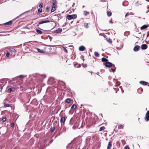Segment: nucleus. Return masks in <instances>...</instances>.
Instances as JSON below:
<instances>
[{
  "label": "nucleus",
  "instance_id": "15",
  "mask_svg": "<svg viewBox=\"0 0 149 149\" xmlns=\"http://www.w3.org/2000/svg\"><path fill=\"white\" fill-rule=\"evenodd\" d=\"M36 49L39 52L42 53L45 52V51L43 49H40L39 48H37Z\"/></svg>",
  "mask_w": 149,
  "mask_h": 149
},
{
  "label": "nucleus",
  "instance_id": "40",
  "mask_svg": "<svg viewBox=\"0 0 149 149\" xmlns=\"http://www.w3.org/2000/svg\"><path fill=\"white\" fill-rule=\"evenodd\" d=\"M88 23L85 24L84 26L86 28H88Z\"/></svg>",
  "mask_w": 149,
  "mask_h": 149
},
{
  "label": "nucleus",
  "instance_id": "33",
  "mask_svg": "<svg viewBox=\"0 0 149 149\" xmlns=\"http://www.w3.org/2000/svg\"><path fill=\"white\" fill-rule=\"evenodd\" d=\"M94 54L97 57L99 55V54L97 52H95Z\"/></svg>",
  "mask_w": 149,
  "mask_h": 149
},
{
  "label": "nucleus",
  "instance_id": "12",
  "mask_svg": "<svg viewBox=\"0 0 149 149\" xmlns=\"http://www.w3.org/2000/svg\"><path fill=\"white\" fill-rule=\"evenodd\" d=\"M140 83L143 85H147V84H148L147 82L144 81H141L140 82Z\"/></svg>",
  "mask_w": 149,
  "mask_h": 149
},
{
  "label": "nucleus",
  "instance_id": "2",
  "mask_svg": "<svg viewBox=\"0 0 149 149\" xmlns=\"http://www.w3.org/2000/svg\"><path fill=\"white\" fill-rule=\"evenodd\" d=\"M112 64L111 63L108 61L104 63V65L105 66L107 67H111L112 65Z\"/></svg>",
  "mask_w": 149,
  "mask_h": 149
},
{
  "label": "nucleus",
  "instance_id": "20",
  "mask_svg": "<svg viewBox=\"0 0 149 149\" xmlns=\"http://www.w3.org/2000/svg\"><path fill=\"white\" fill-rule=\"evenodd\" d=\"M4 106H3V107H10V105L9 104H6L5 102H4L3 103Z\"/></svg>",
  "mask_w": 149,
  "mask_h": 149
},
{
  "label": "nucleus",
  "instance_id": "19",
  "mask_svg": "<svg viewBox=\"0 0 149 149\" xmlns=\"http://www.w3.org/2000/svg\"><path fill=\"white\" fill-rule=\"evenodd\" d=\"M36 31L38 33V34H42V31L40 30H39L38 29H36Z\"/></svg>",
  "mask_w": 149,
  "mask_h": 149
},
{
  "label": "nucleus",
  "instance_id": "3",
  "mask_svg": "<svg viewBox=\"0 0 149 149\" xmlns=\"http://www.w3.org/2000/svg\"><path fill=\"white\" fill-rule=\"evenodd\" d=\"M65 117H62L60 120V122L61 123V126L64 125L65 122Z\"/></svg>",
  "mask_w": 149,
  "mask_h": 149
},
{
  "label": "nucleus",
  "instance_id": "51",
  "mask_svg": "<svg viewBox=\"0 0 149 149\" xmlns=\"http://www.w3.org/2000/svg\"><path fill=\"white\" fill-rule=\"evenodd\" d=\"M149 11V10H147L146 12V13H147Z\"/></svg>",
  "mask_w": 149,
  "mask_h": 149
},
{
  "label": "nucleus",
  "instance_id": "45",
  "mask_svg": "<svg viewBox=\"0 0 149 149\" xmlns=\"http://www.w3.org/2000/svg\"><path fill=\"white\" fill-rule=\"evenodd\" d=\"M125 149H130V148L128 146H126L125 147Z\"/></svg>",
  "mask_w": 149,
  "mask_h": 149
},
{
  "label": "nucleus",
  "instance_id": "18",
  "mask_svg": "<svg viewBox=\"0 0 149 149\" xmlns=\"http://www.w3.org/2000/svg\"><path fill=\"white\" fill-rule=\"evenodd\" d=\"M102 61L103 62H107L108 61V60L106 58H102Z\"/></svg>",
  "mask_w": 149,
  "mask_h": 149
},
{
  "label": "nucleus",
  "instance_id": "29",
  "mask_svg": "<svg viewBox=\"0 0 149 149\" xmlns=\"http://www.w3.org/2000/svg\"><path fill=\"white\" fill-rule=\"evenodd\" d=\"M89 13L87 12V11H84V14L85 15H86L88 14Z\"/></svg>",
  "mask_w": 149,
  "mask_h": 149
},
{
  "label": "nucleus",
  "instance_id": "6",
  "mask_svg": "<svg viewBox=\"0 0 149 149\" xmlns=\"http://www.w3.org/2000/svg\"><path fill=\"white\" fill-rule=\"evenodd\" d=\"M111 67H112V68L111 69L109 70V71L110 72H114L116 68L115 67V65L112 64V65L111 66Z\"/></svg>",
  "mask_w": 149,
  "mask_h": 149
},
{
  "label": "nucleus",
  "instance_id": "24",
  "mask_svg": "<svg viewBox=\"0 0 149 149\" xmlns=\"http://www.w3.org/2000/svg\"><path fill=\"white\" fill-rule=\"evenodd\" d=\"M62 48H63L64 51L66 53H68V51L67 49L64 47L62 46Z\"/></svg>",
  "mask_w": 149,
  "mask_h": 149
},
{
  "label": "nucleus",
  "instance_id": "35",
  "mask_svg": "<svg viewBox=\"0 0 149 149\" xmlns=\"http://www.w3.org/2000/svg\"><path fill=\"white\" fill-rule=\"evenodd\" d=\"M10 53L7 52L6 54V56L7 57H8L10 55Z\"/></svg>",
  "mask_w": 149,
  "mask_h": 149
},
{
  "label": "nucleus",
  "instance_id": "44",
  "mask_svg": "<svg viewBox=\"0 0 149 149\" xmlns=\"http://www.w3.org/2000/svg\"><path fill=\"white\" fill-rule=\"evenodd\" d=\"M11 126L12 127H14V124L13 123H12Z\"/></svg>",
  "mask_w": 149,
  "mask_h": 149
},
{
  "label": "nucleus",
  "instance_id": "52",
  "mask_svg": "<svg viewBox=\"0 0 149 149\" xmlns=\"http://www.w3.org/2000/svg\"><path fill=\"white\" fill-rule=\"evenodd\" d=\"M21 15H22V14L20 15L18 17H20Z\"/></svg>",
  "mask_w": 149,
  "mask_h": 149
},
{
  "label": "nucleus",
  "instance_id": "34",
  "mask_svg": "<svg viewBox=\"0 0 149 149\" xmlns=\"http://www.w3.org/2000/svg\"><path fill=\"white\" fill-rule=\"evenodd\" d=\"M118 129H120L122 128H123V127L122 126V125H120L118 126Z\"/></svg>",
  "mask_w": 149,
  "mask_h": 149
},
{
  "label": "nucleus",
  "instance_id": "27",
  "mask_svg": "<svg viewBox=\"0 0 149 149\" xmlns=\"http://www.w3.org/2000/svg\"><path fill=\"white\" fill-rule=\"evenodd\" d=\"M105 128V127L104 126L102 127H101L100 129V131H101L102 130H104Z\"/></svg>",
  "mask_w": 149,
  "mask_h": 149
},
{
  "label": "nucleus",
  "instance_id": "1",
  "mask_svg": "<svg viewBox=\"0 0 149 149\" xmlns=\"http://www.w3.org/2000/svg\"><path fill=\"white\" fill-rule=\"evenodd\" d=\"M77 17L76 15L73 14L72 15H68L66 17L67 19L69 20H70L73 19H75Z\"/></svg>",
  "mask_w": 149,
  "mask_h": 149
},
{
  "label": "nucleus",
  "instance_id": "49",
  "mask_svg": "<svg viewBox=\"0 0 149 149\" xmlns=\"http://www.w3.org/2000/svg\"><path fill=\"white\" fill-rule=\"evenodd\" d=\"M109 22L111 23H113V22L112 21V19H111L109 21Z\"/></svg>",
  "mask_w": 149,
  "mask_h": 149
},
{
  "label": "nucleus",
  "instance_id": "7",
  "mask_svg": "<svg viewBox=\"0 0 149 149\" xmlns=\"http://www.w3.org/2000/svg\"><path fill=\"white\" fill-rule=\"evenodd\" d=\"M62 31V29L58 28V29L54 31V33H58L61 32Z\"/></svg>",
  "mask_w": 149,
  "mask_h": 149
},
{
  "label": "nucleus",
  "instance_id": "57",
  "mask_svg": "<svg viewBox=\"0 0 149 149\" xmlns=\"http://www.w3.org/2000/svg\"><path fill=\"white\" fill-rule=\"evenodd\" d=\"M72 22H71V24L72 23Z\"/></svg>",
  "mask_w": 149,
  "mask_h": 149
},
{
  "label": "nucleus",
  "instance_id": "32",
  "mask_svg": "<svg viewBox=\"0 0 149 149\" xmlns=\"http://www.w3.org/2000/svg\"><path fill=\"white\" fill-rule=\"evenodd\" d=\"M42 8H40L38 9V11L39 13H41L42 12Z\"/></svg>",
  "mask_w": 149,
  "mask_h": 149
},
{
  "label": "nucleus",
  "instance_id": "9",
  "mask_svg": "<svg viewBox=\"0 0 149 149\" xmlns=\"http://www.w3.org/2000/svg\"><path fill=\"white\" fill-rule=\"evenodd\" d=\"M52 7H56V6L57 1L56 0H52Z\"/></svg>",
  "mask_w": 149,
  "mask_h": 149
},
{
  "label": "nucleus",
  "instance_id": "47",
  "mask_svg": "<svg viewBox=\"0 0 149 149\" xmlns=\"http://www.w3.org/2000/svg\"><path fill=\"white\" fill-rule=\"evenodd\" d=\"M128 15V13H127L126 14L125 16V17H126Z\"/></svg>",
  "mask_w": 149,
  "mask_h": 149
},
{
  "label": "nucleus",
  "instance_id": "13",
  "mask_svg": "<svg viewBox=\"0 0 149 149\" xmlns=\"http://www.w3.org/2000/svg\"><path fill=\"white\" fill-rule=\"evenodd\" d=\"M148 27V26L147 25H144L143 26H142L141 27V30H144L145 29H146V28H147Z\"/></svg>",
  "mask_w": 149,
  "mask_h": 149
},
{
  "label": "nucleus",
  "instance_id": "8",
  "mask_svg": "<svg viewBox=\"0 0 149 149\" xmlns=\"http://www.w3.org/2000/svg\"><path fill=\"white\" fill-rule=\"evenodd\" d=\"M140 47L139 45L135 46L133 50L135 52H137L140 49Z\"/></svg>",
  "mask_w": 149,
  "mask_h": 149
},
{
  "label": "nucleus",
  "instance_id": "22",
  "mask_svg": "<svg viewBox=\"0 0 149 149\" xmlns=\"http://www.w3.org/2000/svg\"><path fill=\"white\" fill-rule=\"evenodd\" d=\"M107 41L109 42L110 43H111L112 42V41L111 39H110L109 38H107L106 39Z\"/></svg>",
  "mask_w": 149,
  "mask_h": 149
},
{
  "label": "nucleus",
  "instance_id": "48",
  "mask_svg": "<svg viewBox=\"0 0 149 149\" xmlns=\"http://www.w3.org/2000/svg\"><path fill=\"white\" fill-rule=\"evenodd\" d=\"M149 35V31H148L147 32V37H148Z\"/></svg>",
  "mask_w": 149,
  "mask_h": 149
},
{
  "label": "nucleus",
  "instance_id": "54",
  "mask_svg": "<svg viewBox=\"0 0 149 149\" xmlns=\"http://www.w3.org/2000/svg\"><path fill=\"white\" fill-rule=\"evenodd\" d=\"M72 10H73V11H74V9L73 8H72Z\"/></svg>",
  "mask_w": 149,
  "mask_h": 149
},
{
  "label": "nucleus",
  "instance_id": "39",
  "mask_svg": "<svg viewBox=\"0 0 149 149\" xmlns=\"http://www.w3.org/2000/svg\"><path fill=\"white\" fill-rule=\"evenodd\" d=\"M121 142L122 144H123L124 145L125 144V141L124 140H122Z\"/></svg>",
  "mask_w": 149,
  "mask_h": 149
},
{
  "label": "nucleus",
  "instance_id": "58",
  "mask_svg": "<svg viewBox=\"0 0 149 149\" xmlns=\"http://www.w3.org/2000/svg\"><path fill=\"white\" fill-rule=\"evenodd\" d=\"M99 35H101V34H100H100H99Z\"/></svg>",
  "mask_w": 149,
  "mask_h": 149
},
{
  "label": "nucleus",
  "instance_id": "23",
  "mask_svg": "<svg viewBox=\"0 0 149 149\" xmlns=\"http://www.w3.org/2000/svg\"><path fill=\"white\" fill-rule=\"evenodd\" d=\"M71 100V99L68 98L65 101L67 103H69L70 102Z\"/></svg>",
  "mask_w": 149,
  "mask_h": 149
},
{
  "label": "nucleus",
  "instance_id": "43",
  "mask_svg": "<svg viewBox=\"0 0 149 149\" xmlns=\"http://www.w3.org/2000/svg\"><path fill=\"white\" fill-rule=\"evenodd\" d=\"M12 51L14 53H15L16 52V50L14 49H13Z\"/></svg>",
  "mask_w": 149,
  "mask_h": 149
},
{
  "label": "nucleus",
  "instance_id": "30",
  "mask_svg": "<svg viewBox=\"0 0 149 149\" xmlns=\"http://www.w3.org/2000/svg\"><path fill=\"white\" fill-rule=\"evenodd\" d=\"M107 14L108 16H110L111 15V13L110 11L108 12Z\"/></svg>",
  "mask_w": 149,
  "mask_h": 149
},
{
  "label": "nucleus",
  "instance_id": "11",
  "mask_svg": "<svg viewBox=\"0 0 149 149\" xmlns=\"http://www.w3.org/2000/svg\"><path fill=\"white\" fill-rule=\"evenodd\" d=\"M14 88H9L7 90V92L8 93H10L12 92H14Z\"/></svg>",
  "mask_w": 149,
  "mask_h": 149
},
{
  "label": "nucleus",
  "instance_id": "56",
  "mask_svg": "<svg viewBox=\"0 0 149 149\" xmlns=\"http://www.w3.org/2000/svg\"><path fill=\"white\" fill-rule=\"evenodd\" d=\"M146 1L149 2V0H146Z\"/></svg>",
  "mask_w": 149,
  "mask_h": 149
},
{
  "label": "nucleus",
  "instance_id": "42",
  "mask_svg": "<svg viewBox=\"0 0 149 149\" xmlns=\"http://www.w3.org/2000/svg\"><path fill=\"white\" fill-rule=\"evenodd\" d=\"M19 77L21 78H23L25 76L22 75H20L19 76Z\"/></svg>",
  "mask_w": 149,
  "mask_h": 149
},
{
  "label": "nucleus",
  "instance_id": "41",
  "mask_svg": "<svg viewBox=\"0 0 149 149\" xmlns=\"http://www.w3.org/2000/svg\"><path fill=\"white\" fill-rule=\"evenodd\" d=\"M6 117H4L2 119V121L3 122H4L6 121Z\"/></svg>",
  "mask_w": 149,
  "mask_h": 149
},
{
  "label": "nucleus",
  "instance_id": "17",
  "mask_svg": "<svg viewBox=\"0 0 149 149\" xmlns=\"http://www.w3.org/2000/svg\"><path fill=\"white\" fill-rule=\"evenodd\" d=\"M13 22L12 21H9L8 22H6L4 24H3V25H9L10 24H11Z\"/></svg>",
  "mask_w": 149,
  "mask_h": 149
},
{
  "label": "nucleus",
  "instance_id": "31",
  "mask_svg": "<svg viewBox=\"0 0 149 149\" xmlns=\"http://www.w3.org/2000/svg\"><path fill=\"white\" fill-rule=\"evenodd\" d=\"M39 6L40 8L43 7V4L42 3H40L39 5Z\"/></svg>",
  "mask_w": 149,
  "mask_h": 149
},
{
  "label": "nucleus",
  "instance_id": "4",
  "mask_svg": "<svg viewBox=\"0 0 149 149\" xmlns=\"http://www.w3.org/2000/svg\"><path fill=\"white\" fill-rule=\"evenodd\" d=\"M145 120L146 121H148L149 120V111H148L146 113Z\"/></svg>",
  "mask_w": 149,
  "mask_h": 149
},
{
  "label": "nucleus",
  "instance_id": "16",
  "mask_svg": "<svg viewBox=\"0 0 149 149\" xmlns=\"http://www.w3.org/2000/svg\"><path fill=\"white\" fill-rule=\"evenodd\" d=\"M112 144L111 142L110 141L108 143V144L107 145V149H110L111 147V146Z\"/></svg>",
  "mask_w": 149,
  "mask_h": 149
},
{
  "label": "nucleus",
  "instance_id": "21",
  "mask_svg": "<svg viewBox=\"0 0 149 149\" xmlns=\"http://www.w3.org/2000/svg\"><path fill=\"white\" fill-rule=\"evenodd\" d=\"M76 105L75 104H74L71 107V109H74L76 108Z\"/></svg>",
  "mask_w": 149,
  "mask_h": 149
},
{
  "label": "nucleus",
  "instance_id": "55",
  "mask_svg": "<svg viewBox=\"0 0 149 149\" xmlns=\"http://www.w3.org/2000/svg\"><path fill=\"white\" fill-rule=\"evenodd\" d=\"M85 65V67H86L87 66V65Z\"/></svg>",
  "mask_w": 149,
  "mask_h": 149
},
{
  "label": "nucleus",
  "instance_id": "36",
  "mask_svg": "<svg viewBox=\"0 0 149 149\" xmlns=\"http://www.w3.org/2000/svg\"><path fill=\"white\" fill-rule=\"evenodd\" d=\"M66 130V128L65 127H63L62 130V132L64 131H65Z\"/></svg>",
  "mask_w": 149,
  "mask_h": 149
},
{
  "label": "nucleus",
  "instance_id": "50",
  "mask_svg": "<svg viewBox=\"0 0 149 149\" xmlns=\"http://www.w3.org/2000/svg\"><path fill=\"white\" fill-rule=\"evenodd\" d=\"M74 5H75V3H73V4L72 6V7H73L74 6Z\"/></svg>",
  "mask_w": 149,
  "mask_h": 149
},
{
  "label": "nucleus",
  "instance_id": "28",
  "mask_svg": "<svg viewBox=\"0 0 149 149\" xmlns=\"http://www.w3.org/2000/svg\"><path fill=\"white\" fill-rule=\"evenodd\" d=\"M55 127H53L51 129L50 132H52L55 130Z\"/></svg>",
  "mask_w": 149,
  "mask_h": 149
},
{
  "label": "nucleus",
  "instance_id": "26",
  "mask_svg": "<svg viewBox=\"0 0 149 149\" xmlns=\"http://www.w3.org/2000/svg\"><path fill=\"white\" fill-rule=\"evenodd\" d=\"M62 126H61V128L60 129H59V132L60 134H61L62 133Z\"/></svg>",
  "mask_w": 149,
  "mask_h": 149
},
{
  "label": "nucleus",
  "instance_id": "25",
  "mask_svg": "<svg viewBox=\"0 0 149 149\" xmlns=\"http://www.w3.org/2000/svg\"><path fill=\"white\" fill-rule=\"evenodd\" d=\"M56 9V7H52V9H51V12H54V11Z\"/></svg>",
  "mask_w": 149,
  "mask_h": 149
},
{
  "label": "nucleus",
  "instance_id": "59",
  "mask_svg": "<svg viewBox=\"0 0 149 149\" xmlns=\"http://www.w3.org/2000/svg\"><path fill=\"white\" fill-rule=\"evenodd\" d=\"M148 84V86H149V84Z\"/></svg>",
  "mask_w": 149,
  "mask_h": 149
},
{
  "label": "nucleus",
  "instance_id": "53",
  "mask_svg": "<svg viewBox=\"0 0 149 149\" xmlns=\"http://www.w3.org/2000/svg\"><path fill=\"white\" fill-rule=\"evenodd\" d=\"M52 22H54L55 23V25H56V23L55 22H54V21H52Z\"/></svg>",
  "mask_w": 149,
  "mask_h": 149
},
{
  "label": "nucleus",
  "instance_id": "37",
  "mask_svg": "<svg viewBox=\"0 0 149 149\" xmlns=\"http://www.w3.org/2000/svg\"><path fill=\"white\" fill-rule=\"evenodd\" d=\"M80 58H81V59H82L83 60V61H84V56H83L81 55V56Z\"/></svg>",
  "mask_w": 149,
  "mask_h": 149
},
{
  "label": "nucleus",
  "instance_id": "38",
  "mask_svg": "<svg viewBox=\"0 0 149 149\" xmlns=\"http://www.w3.org/2000/svg\"><path fill=\"white\" fill-rule=\"evenodd\" d=\"M46 10L47 12H49V7H47L46 8Z\"/></svg>",
  "mask_w": 149,
  "mask_h": 149
},
{
  "label": "nucleus",
  "instance_id": "5",
  "mask_svg": "<svg viewBox=\"0 0 149 149\" xmlns=\"http://www.w3.org/2000/svg\"><path fill=\"white\" fill-rule=\"evenodd\" d=\"M148 47L147 45L145 44H143L141 46V48L143 50L146 49Z\"/></svg>",
  "mask_w": 149,
  "mask_h": 149
},
{
  "label": "nucleus",
  "instance_id": "10",
  "mask_svg": "<svg viewBox=\"0 0 149 149\" xmlns=\"http://www.w3.org/2000/svg\"><path fill=\"white\" fill-rule=\"evenodd\" d=\"M50 22V21L48 20L43 21H41V22H40L39 23V24H44V23H45L49 22Z\"/></svg>",
  "mask_w": 149,
  "mask_h": 149
},
{
  "label": "nucleus",
  "instance_id": "14",
  "mask_svg": "<svg viewBox=\"0 0 149 149\" xmlns=\"http://www.w3.org/2000/svg\"><path fill=\"white\" fill-rule=\"evenodd\" d=\"M85 47L84 46H81L79 48V50L80 51H84L85 49Z\"/></svg>",
  "mask_w": 149,
  "mask_h": 149
},
{
  "label": "nucleus",
  "instance_id": "46",
  "mask_svg": "<svg viewBox=\"0 0 149 149\" xmlns=\"http://www.w3.org/2000/svg\"><path fill=\"white\" fill-rule=\"evenodd\" d=\"M61 82L62 83H63L62 84V85L64 86L65 85V84L64 82H63L62 81H61Z\"/></svg>",
  "mask_w": 149,
  "mask_h": 149
}]
</instances>
